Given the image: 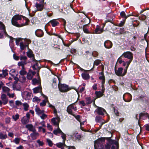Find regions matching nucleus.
I'll list each match as a JSON object with an SVG mask.
<instances>
[{
  "mask_svg": "<svg viewBox=\"0 0 149 149\" xmlns=\"http://www.w3.org/2000/svg\"><path fill=\"white\" fill-rule=\"evenodd\" d=\"M56 146L61 149H63L64 146H65V142H63V143H58L56 144Z\"/></svg>",
  "mask_w": 149,
  "mask_h": 149,
  "instance_id": "obj_30",
  "label": "nucleus"
},
{
  "mask_svg": "<svg viewBox=\"0 0 149 149\" xmlns=\"http://www.w3.org/2000/svg\"><path fill=\"white\" fill-rule=\"evenodd\" d=\"M47 141L48 143V145L50 146H52L53 145V143L52 141L49 139H47Z\"/></svg>",
  "mask_w": 149,
  "mask_h": 149,
  "instance_id": "obj_54",
  "label": "nucleus"
},
{
  "mask_svg": "<svg viewBox=\"0 0 149 149\" xmlns=\"http://www.w3.org/2000/svg\"><path fill=\"white\" fill-rule=\"evenodd\" d=\"M7 137V135L6 134H3L2 133H0V139H4Z\"/></svg>",
  "mask_w": 149,
  "mask_h": 149,
  "instance_id": "obj_36",
  "label": "nucleus"
},
{
  "mask_svg": "<svg viewBox=\"0 0 149 149\" xmlns=\"http://www.w3.org/2000/svg\"><path fill=\"white\" fill-rule=\"evenodd\" d=\"M27 63L26 61H22L20 62H19L18 63V65L19 66H22V68H24V65Z\"/></svg>",
  "mask_w": 149,
  "mask_h": 149,
  "instance_id": "obj_31",
  "label": "nucleus"
},
{
  "mask_svg": "<svg viewBox=\"0 0 149 149\" xmlns=\"http://www.w3.org/2000/svg\"><path fill=\"white\" fill-rule=\"evenodd\" d=\"M9 103L10 106L12 107H13L14 106V101L13 100H10L9 101Z\"/></svg>",
  "mask_w": 149,
  "mask_h": 149,
  "instance_id": "obj_63",
  "label": "nucleus"
},
{
  "mask_svg": "<svg viewBox=\"0 0 149 149\" xmlns=\"http://www.w3.org/2000/svg\"><path fill=\"white\" fill-rule=\"evenodd\" d=\"M140 118L143 119H145L146 118L149 119V115L146 113H142L140 114Z\"/></svg>",
  "mask_w": 149,
  "mask_h": 149,
  "instance_id": "obj_20",
  "label": "nucleus"
},
{
  "mask_svg": "<svg viewBox=\"0 0 149 149\" xmlns=\"http://www.w3.org/2000/svg\"><path fill=\"white\" fill-rule=\"evenodd\" d=\"M33 84V85H36L37 84H39L40 83V82L39 80H38L36 79H34L32 80Z\"/></svg>",
  "mask_w": 149,
  "mask_h": 149,
  "instance_id": "obj_41",
  "label": "nucleus"
},
{
  "mask_svg": "<svg viewBox=\"0 0 149 149\" xmlns=\"http://www.w3.org/2000/svg\"><path fill=\"white\" fill-rule=\"evenodd\" d=\"M49 22L51 23L53 27H55L59 24V23L56 19H54L51 20Z\"/></svg>",
  "mask_w": 149,
  "mask_h": 149,
  "instance_id": "obj_22",
  "label": "nucleus"
},
{
  "mask_svg": "<svg viewBox=\"0 0 149 149\" xmlns=\"http://www.w3.org/2000/svg\"><path fill=\"white\" fill-rule=\"evenodd\" d=\"M97 84H94L92 86V88L94 90H96L97 89Z\"/></svg>",
  "mask_w": 149,
  "mask_h": 149,
  "instance_id": "obj_62",
  "label": "nucleus"
},
{
  "mask_svg": "<svg viewBox=\"0 0 149 149\" xmlns=\"http://www.w3.org/2000/svg\"><path fill=\"white\" fill-rule=\"evenodd\" d=\"M29 21L26 17L20 15H16L12 18V24L17 27H21L27 25Z\"/></svg>",
  "mask_w": 149,
  "mask_h": 149,
  "instance_id": "obj_1",
  "label": "nucleus"
},
{
  "mask_svg": "<svg viewBox=\"0 0 149 149\" xmlns=\"http://www.w3.org/2000/svg\"><path fill=\"white\" fill-rule=\"evenodd\" d=\"M45 4H46V3H45L44 2H42V1H41V3H36L35 6L37 9L36 11H42L44 7Z\"/></svg>",
  "mask_w": 149,
  "mask_h": 149,
  "instance_id": "obj_9",
  "label": "nucleus"
},
{
  "mask_svg": "<svg viewBox=\"0 0 149 149\" xmlns=\"http://www.w3.org/2000/svg\"><path fill=\"white\" fill-rule=\"evenodd\" d=\"M29 120L27 118L23 117L22 118L21 121L23 124H26L29 122Z\"/></svg>",
  "mask_w": 149,
  "mask_h": 149,
  "instance_id": "obj_27",
  "label": "nucleus"
},
{
  "mask_svg": "<svg viewBox=\"0 0 149 149\" xmlns=\"http://www.w3.org/2000/svg\"><path fill=\"white\" fill-rule=\"evenodd\" d=\"M105 141V139L103 138H101L98 139L94 142V147L95 148L97 149H102L103 147V144Z\"/></svg>",
  "mask_w": 149,
  "mask_h": 149,
  "instance_id": "obj_2",
  "label": "nucleus"
},
{
  "mask_svg": "<svg viewBox=\"0 0 149 149\" xmlns=\"http://www.w3.org/2000/svg\"><path fill=\"white\" fill-rule=\"evenodd\" d=\"M72 110L76 111L77 110V108L75 105V103L69 105L67 108V111L68 112L72 115H73L72 112Z\"/></svg>",
  "mask_w": 149,
  "mask_h": 149,
  "instance_id": "obj_5",
  "label": "nucleus"
},
{
  "mask_svg": "<svg viewBox=\"0 0 149 149\" xmlns=\"http://www.w3.org/2000/svg\"><path fill=\"white\" fill-rule=\"evenodd\" d=\"M15 69H13L11 70L10 72V74L12 76L14 77L15 75H16V74H15Z\"/></svg>",
  "mask_w": 149,
  "mask_h": 149,
  "instance_id": "obj_44",
  "label": "nucleus"
},
{
  "mask_svg": "<svg viewBox=\"0 0 149 149\" xmlns=\"http://www.w3.org/2000/svg\"><path fill=\"white\" fill-rule=\"evenodd\" d=\"M74 136L75 137V139H80L81 138V136L80 134H79L77 133H74Z\"/></svg>",
  "mask_w": 149,
  "mask_h": 149,
  "instance_id": "obj_45",
  "label": "nucleus"
},
{
  "mask_svg": "<svg viewBox=\"0 0 149 149\" xmlns=\"http://www.w3.org/2000/svg\"><path fill=\"white\" fill-rule=\"evenodd\" d=\"M27 55L30 58H32L33 60H34V55L32 52L30 50H29L27 53Z\"/></svg>",
  "mask_w": 149,
  "mask_h": 149,
  "instance_id": "obj_29",
  "label": "nucleus"
},
{
  "mask_svg": "<svg viewBox=\"0 0 149 149\" xmlns=\"http://www.w3.org/2000/svg\"><path fill=\"white\" fill-rule=\"evenodd\" d=\"M36 73L34 71H32L31 70H29V72L28 73L27 75V78L31 80L33 78V76L35 75Z\"/></svg>",
  "mask_w": 149,
  "mask_h": 149,
  "instance_id": "obj_13",
  "label": "nucleus"
},
{
  "mask_svg": "<svg viewBox=\"0 0 149 149\" xmlns=\"http://www.w3.org/2000/svg\"><path fill=\"white\" fill-rule=\"evenodd\" d=\"M86 103L87 105L91 104L92 102V100L90 97H87L85 98Z\"/></svg>",
  "mask_w": 149,
  "mask_h": 149,
  "instance_id": "obj_33",
  "label": "nucleus"
},
{
  "mask_svg": "<svg viewBox=\"0 0 149 149\" xmlns=\"http://www.w3.org/2000/svg\"><path fill=\"white\" fill-rule=\"evenodd\" d=\"M48 104L49 105V107L54 109V113L56 115H57V111L55 107L52 105L50 104L49 102L48 103Z\"/></svg>",
  "mask_w": 149,
  "mask_h": 149,
  "instance_id": "obj_34",
  "label": "nucleus"
},
{
  "mask_svg": "<svg viewBox=\"0 0 149 149\" xmlns=\"http://www.w3.org/2000/svg\"><path fill=\"white\" fill-rule=\"evenodd\" d=\"M22 40H23V39L21 38L16 39V45H19V42L20 41H22Z\"/></svg>",
  "mask_w": 149,
  "mask_h": 149,
  "instance_id": "obj_49",
  "label": "nucleus"
},
{
  "mask_svg": "<svg viewBox=\"0 0 149 149\" xmlns=\"http://www.w3.org/2000/svg\"><path fill=\"white\" fill-rule=\"evenodd\" d=\"M27 59V57L26 56H21L20 57V59L21 60H23V61H26V59Z\"/></svg>",
  "mask_w": 149,
  "mask_h": 149,
  "instance_id": "obj_60",
  "label": "nucleus"
},
{
  "mask_svg": "<svg viewBox=\"0 0 149 149\" xmlns=\"http://www.w3.org/2000/svg\"><path fill=\"white\" fill-rule=\"evenodd\" d=\"M7 71L8 70H3L2 71L3 74L5 77L8 74Z\"/></svg>",
  "mask_w": 149,
  "mask_h": 149,
  "instance_id": "obj_57",
  "label": "nucleus"
},
{
  "mask_svg": "<svg viewBox=\"0 0 149 149\" xmlns=\"http://www.w3.org/2000/svg\"><path fill=\"white\" fill-rule=\"evenodd\" d=\"M101 63V61L99 60H96L94 62V65H98Z\"/></svg>",
  "mask_w": 149,
  "mask_h": 149,
  "instance_id": "obj_47",
  "label": "nucleus"
},
{
  "mask_svg": "<svg viewBox=\"0 0 149 149\" xmlns=\"http://www.w3.org/2000/svg\"><path fill=\"white\" fill-rule=\"evenodd\" d=\"M19 73L21 75H24L26 74V72L24 68L22 69V70L19 72Z\"/></svg>",
  "mask_w": 149,
  "mask_h": 149,
  "instance_id": "obj_42",
  "label": "nucleus"
},
{
  "mask_svg": "<svg viewBox=\"0 0 149 149\" xmlns=\"http://www.w3.org/2000/svg\"><path fill=\"white\" fill-rule=\"evenodd\" d=\"M13 57L14 59L16 60H18L19 59V56H16L15 54H13Z\"/></svg>",
  "mask_w": 149,
  "mask_h": 149,
  "instance_id": "obj_61",
  "label": "nucleus"
},
{
  "mask_svg": "<svg viewBox=\"0 0 149 149\" xmlns=\"http://www.w3.org/2000/svg\"><path fill=\"white\" fill-rule=\"evenodd\" d=\"M120 15L121 16L122 18H124V19H125V17H126V14L125 13L124 11H122L120 13Z\"/></svg>",
  "mask_w": 149,
  "mask_h": 149,
  "instance_id": "obj_55",
  "label": "nucleus"
},
{
  "mask_svg": "<svg viewBox=\"0 0 149 149\" xmlns=\"http://www.w3.org/2000/svg\"><path fill=\"white\" fill-rule=\"evenodd\" d=\"M15 104L17 106H19L22 105V103L21 101L17 100L15 101Z\"/></svg>",
  "mask_w": 149,
  "mask_h": 149,
  "instance_id": "obj_58",
  "label": "nucleus"
},
{
  "mask_svg": "<svg viewBox=\"0 0 149 149\" xmlns=\"http://www.w3.org/2000/svg\"><path fill=\"white\" fill-rule=\"evenodd\" d=\"M125 21H124V19L123 21H121L120 23L118 24V26H123L124 24L125 23Z\"/></svg>",
  "mask_w": 149,
  "mask_h": 149,
  "instance_id": "obj_64",
  "label": "nucleus"
},
{
  "mask_svg": "<svg viewBox=\"0 0 149 149\" xmlns=\"http://www.w3.org/2000/svg\"><path fill=\"white\" fill-rule=\"evenodd\" d=\"M60 91L63 92H67L70 90L68 86L65 84H63L58 86Z\"/></svg>",
  "mask_w": 149,
  "mask_h": 149,
  "instance_id": "obj_7",
  "label": "nucleus"
},
{
  "mask_svg": "<svg viewBox=\"0 0 149 149\" xmlns=\"http://www.w3.org/2000/svg\"><path fill=\"white\" fill-rule=\"evenodd\" d=\"M100 74H101L102 75L99 77V78L100 79L102 80V83H104L105 81L104 76L102 72H101Z\"/></svg>",
  "mask_w": 149,
  "mask_h": 149,
  "instance_id": "obj_37",
  "label": "nucleus"
},
{
  "mask_svg": "<svg viewBox=\"0 0 149 149\" xmlns=\"http://www.w3.org/2000/svg\"><path fill=\"white\" fill-rule=\"evenodd\" d=\"M19 115L18 114H17L15 115H13L12 118L14 120L16 121L19 118Z\"/></svg>",
  "mask_w": 149,
  "mask_h": 149,
  "instance_id": "obj_46",
  "label": "nucleus"
},
{
  "mask_svg": "<svg viewBox=\"0 0 149 149\" xmlns=\"http://www.w3.org/2000/svg\"><path fill=\"white\" fill-rule=\"evenodd\" d=\"M26 127L29 131L34 132L36 131L35 127L31 124H27L26 125Z\"/></svg>",
  "mask_w": 149,
  "mask_h": 149,
  "instance_id": "obj_19",
  "label": "nucleus"
},
{
  "mask_svg": "<svg viewBox=\"0 0 149 149\" xmlns=\"http://www.w3.org/2000/svg\"><path fill=\"white\" fill-rule=\"evenodd\" d=\"M1 98L3 101V103L4 104H6L7 103L8 99L6 98V96L5 94H2L1 96Z\"/></svg>",
  "mask_w": 149,
  "mask_h": 149,
  "instance_id": "obj_18",
  "label": "nucleus"
},
{
  "mask_svg": "<svg viewBox=\"0 0 149 149\" xmlns=\"http://www.w3.org/2000/svg\"><path fill=\"white\" fill-rule=\"evenodd\" d=\"M82 77L83 79H88L89 78V74L87 73H83L81 74Z\"/></svg>",
  "mask_w": 149,
  "mask_h": 149,
  "instance_id": "obj_32",
  "label": "nucleus"
},
{
  "mask_svg": "<svg viewBox=\"0 0 149 149\" xmlns=\"http://www.w3.org/2000/svg\"><path fill=\"white\" fill-rule=\"evenodd\" d=\"M103 31V28L100 29V26L97 25L96 26V28L94 31V33L96 34H100L102 33Z\"/></svg>",
  "mask_w": 149,
  "mask_h": 149,
  "instance_id": "obj_15",
  "label": "nucleus"
},
{
  "mask_svg": "<svg viewBox=\"0 0 149 149\" xmlns=\"http://www.w3.org/2000/svg\"><path fill=\"white\" fill-rule=\"evenodd\" d=\"M123 56L122 55L118 59V62L120 63L121 64L123 62H124V61H123L122 60V58L123 57Z\"/></svg>",
  "mask_w": 149,
  "mask_h": 149,
  "instance_id": "obj_53",
  "label": "nucleus"
},
{
  "mask_svg": "<svg viewBox=\"0 0 149 149\" xmlns=\"http://www.w3.org/2000/svg\"><path fill=\"white\" fill-rule=\"evenodd\" d=\"M42 119H45V118H47V116L45 114L44 112L43 113H42L41 114V115H40V116H39Z\"/></svg>",
  "mask_w": 149,
  "mask_h": 149,
  "instance_id": "obj_51",
  "label": "nucleus"
},
{
  "mask_svg": "<svg viewBox=\"0 0 149 149\" xmlns=\"http://www.w3.org/2000/svg\"><path fill=\"white\" fill-rule=\"evenodd\" d=\"M62 132L58 127V128L57 130H55L53 131L54 134L56 135H57L58 133L61 134Z\"/></svg>",
  "mask_w": 149,
  "mask_h": 149,
  "instance_id": "obj_35",
  "label": "nucleus"
},
{
  "mask_svg": "<svg viewBox=\"0 0 149 149\" xmlns=\"http://www.w3.org/2000/svg\"><path fill=\"white\" fill-rule=\"evenodd\" d=\"M27 45H25L24 44V43L23 42H21L20 43V48L21 49L23 50L24 48L26 47L27 46Z\"/></svg>",
  "mask_w": 149,
  "mask_h": 149,
  "instance_id": "obj_40",
  "label": "nucleus"
},
{
  "mask_svg": "<svg viewBox=\"0 0 149 149\" xmlns=\"http://www.w3.org/2000/svg\"><path fill=\"white\" fill-rule=\"evenodd\" d=\"M2 90L3 92L5 93H8L10 91V89L6 86H3L2 87Z\"/></svg>",
  "mask_w": 149,
  "mask_h": 149,
  "instance_id": "obj_39",
  "label": "nucleus"
},
{
  "mask_svg": "<svg viewBox=\"0 0 149 149\" xmlns=\"http://www.w3.org/2000/svg\"><path fill=\"white\" fill-rule=\"evenodd\" d=\"M104 45L106 48L110 49L112 46V43L110 40H107L104 42Z\"/></svg>",
  "mask_w": 149,
  "mask_h": 149,
  "instance_id": "obj_11",
  "label": "nucleus"
},
{
  "mask_svg": "<svg viewBox=\"0 0 149 149\" xmlns=\"http://www.w3.org/2000/svg\"><path fill=\"white\" fill-rule=\"evenodd\" d=\"M95 111L97 113L101 115H103L106 112L105 110L103 108L98 107Z\"/></svg>",
  "mask_w": 149,
  "mask_h": 149,
  "instance_id": "obj_10",
  "label": "nucleus"
},
{
  "mask_svg": "<svg viewBox=\"0 0 149 149\" xmlns=\"http://www.w3.org/2000/svg\"><path fill=\"white\" fill-rule=\"evenodd\" d=\"M20 140L19 138H15L14 140L13 141L16 144H18L19 143Z\"/></svg>",
  "mask_w": 149,
  "mask_h": 149,
  "instance_id": "obj_52",
  "label": "nucleus"
},
{
  "mask_svg": "<svg viewBox=\"0 0 149 149\" xmlns=\"http://www.w3.org/2000/svg\"><path fill=\"white\" fill-rule=\"evenodd\" d=\"M37 142L39 146H42L44 143L42 141H40V140L37 141Z\"/></svg>",
  "mask_w": 149,
  "mask_h": 149,
  "instance_id": "obj_56",
  "label": "nucleus"
},
{
  "mask_svg": "<svg viewBox=\"0 0 149 149\" xmlns=\"http://www.w3.org/2000/svg\"><path fill=\"white\" fill-rule=\"evenodd\" d=\"M33 133L30 134V136L31 137L33 140L36 139L37 137L39 136L38 133L36 132H33Z\"/></svg>",
  "mask_w": 149,
  "mask_h": 149,
  "instance_id": "obj_24",
  "label": "nucleus"
},
{
  "mask_svg": "<svg viewBox=\"0 0 149 149\" xmlns=\"http://www.w3.org/2000/svg\"><path fill=\"white\" fill-rule=\"evenodd\" d=\"M79 104L81 106H84L86 105V103L84 100H81L79 102Z\"/></svg>",
  "mask_w": 149,
  "mask_h": 149,
  "instance_id": "obj_50",
  "label": "nucleus"
},
{
  "mask_svg": "<svg viewBox=\"0 0 149 149\" xmlns=\"http://www.w3.org/2000/svg\"><path fill=\"white\" fill-rule=\"evenodd\" d=\"M22 96L25 100H27L31 99V93L27 91H25L22 93Z\"/></svg>",
  "mask_w": 149,
  "mask_h": 149,
  "instance_id": "obj_8",
  "label": "nucleus"
},
{
  "mask_svg": "<svg viewBox=\"0 0 149 149\" xmlns=\"http://www.w3.org/2000/svg\"><path fill=\"white\" fill-rule=\"evenodd\" d=\"M36 35L38 37H41L43 35V32L41 29H38L37 30L35 31Z\"/></svg>",
  "mask_w": 149,
  "mask_h": 149,
  "instance_id": "obj_17",
  "label": "nucleus"
},
{
  "mask_svg": "<svg viewBox=\"0 0 149 149\" xmlns=\"http://www.w3.org/2000/svg\"><path fill=\"white\" fill-rule=\"evenodd\" d=\"M122 55L123 57V56L125 58H127L129 59L128 61H126L127 66L128 67L133 59V56L132 53L130 52H124Z\"/></svg>",
  "mask_w": 149,
  "mask_h": 149,
  "instance_id": "obj_3",
  "label": "nucleus"
},
{
  "mask_svg": "<svg viewBox=\"0 0 149 149\" xmlns=\"http://www.w3.org/2000/svg\"><path fill=\"white\" fill-rule=\"evenodd\" d=\"M33 65L32 67L34 70H39L40 68L38 66V63L35 59L33 60Z\"/></svg>",
  "mask_w": 149,
  "mask_h": 149,
  "instance_id": "obj_16",
  "label": "nucleus"
},
{
  "mask_svg": "<svg viewBox=\"0 0 149 149\" xmlns=\"http://www.w3.org/2000/svg\"><path fill=\"white\" fill-rule=\"evenodd\" d=\"M0 30H2L3 33L5 35H7L5 30V25L1 22H0Z\"/></svg>",
  "mask_w": 149,
  "mask_h": 149,
  "instance_id": "obj_23",
  "label": "nucleus"
},
{
  "mask_svg": "<svg viewBox=\"0 0 149 149\" xmlns=\"http://www.w3.org/2000/svg\"><path fill=\"white\" fill-rule=\"evenodd\" d=\"M51 121L54 125L58 126L60 121V119L57 116L56 117L52 118Z\"/></svg>",
  "mask_w": 149,
  "mask_h": 149,
  "instance_id": "obj_12",
  "label": "nucleus"
},
{
  "mask_svg": "<svg viewBox=\"0 0 149 149\" xmlns=\"http://www.w3.org/2000/svg\"><path fill=\"white\" fill-rule=\"evenodd\" d=\"M32 101L33 102H39L40 101V99L38 97H34Z\"/></svg>",
  "mask_w": 149,
  "mask_h": 149,
  "instance_id": "obj_43",
  "label": "nucleus"
},
{
  "mask_svg": "<svg viewBox=\"0 0 149 149\" xmlns=\"http://www.w3.org/2000/svg\"><path fill=\"white\" fill-rule=\"evenodd\" d=\"M42 95L43 97L45 99L42 101V102H40V105L42 107H43L45 106L46 104V102L48 101L47 97L44 95Z\"/></svg>",
  "mask_w": 149,
  "mask_h": 149,
  "instance_id": "obj_21",
  "label": "nucleus"
},
{
  "mask_svg": "<svg viewBox=\"0 0 149 149\" xmlns=\"http://www.w3.org/2000/svg\"><path fill=\"white\" fill-rule=\"evenodd\" d=\"M110 142L112 143H114L115 144V146H112L111 149H118L119 145L118 144V141L111 140L110 141Z\"/></svg>",
  "mask_w": 149,
  "mask_h": 149,
  "instance_id": "obj_14",
  "label": "nucleus"
},
{
  "mask_svg": "<svg viewBox=\"0 0 149 149\" xmlns=\"http://www.w3.org/2000/svg\"><path fill=\"white\" fill-rule=\"evenodd\" d=\"M41 88L39 86L36 87L33 89V93H35L41 92Z\"/></svg>",
  "mask_w": 149,
  "mask_h": 149,
  "instance_id": "obj_26",
  "label": "nucleus"
},
{
  "mask_svg": "<svg viewBox=\"0 0 149 149\" xmlns=\"http://www.w3.org/2000/svg\"><path fill=\"white\" fill-rule=\"evenodd\" d=\"M104 92L102 91H96L95 92V94L97 98H99L102 97L103 95Z\"/></svg>",
  "mask_w": 149,
  "mask_h": 149,
  "instance_id": "obj_28",
  "label": "nucleus"
},
{
  "mask_svg": "<svg viewBox=\"0 0 149 149\" xmlns=\"http://www.w3.org/2000/svg\"><path fill=\"white\" fill-rule=\"evenodd\" d=\"M61 135L62 138L63 139V142H65L66 138V135L64 134L63 132L61 133Z\"/></svg>",
  "mask_w": 149,
  "mask_h": 149,
  "instance_id": "obj_48",
  "label": "nucleus"
},
{
  "mask_svg": "<svg viewBox=\"0 0 149 149\" xmlns=\"http://www.w3.org/2000/svg\"><path fill=\"white\" fill-rule=\"evenodd\" d=\"M23 105L24 107V110L25 111H27L28 110V108L29 107L28 104L26 103H24L23 104Z\"/></svg>",
  "mask_w": 149,
  "mask_h": 149,
  "instance_id": "obj_38",
  "label": "nucleus"
},
{
  "mask_svg": "<svg viewBox=\"0 0 149 149\" xmlns=\"http://www.w3.org/2000/svg\"><path fill=\"white\" fill-rule=\"evenodd\" d=\"M128 66L127 65L124 69V72L123 73V69L122 68H118L117 70H115V72L116 74L119 76L123 77L126 73Z\"/></svg>",
  "mask_w": 149,
  "mask_h": 149,
  "instance_id": "obj_4",
  "label": "nucleus"
},
{
  "mask_svg": "<svg viewBox=\"0 0 149 149\" xmlns=\"http://www.w3.org/2000/svg\"><path fill=\"white\" fill-rule=\"evenodd\" d=\"M131 95L129 93H125L123 96V99L125 102H129L132 100Z\"/></svg>",
  "mask_w": 149,
  "mask_h": 149,
  "instance_id": "obj_6",
  "label": "nucleus"
},
{
  "mask_svg": "<svg viewBox=\"0 0 149 149\" xmlns=\"http://www.w3.org/2000/svg\"><path fill=\"white\" fill-rule=\"evenodd\" d=\"M120 33L121 34H123L125 33V31L123 28H120L119 30Z\"/></svg>",
  "mask_w": 149,
  "mask_h": 149,
  "instance_id": "obj_59",
  "label": "nucleus"
},
{
  "mask_svg": "<svg viewBox=\"0 0 149 149\" xmlns=\"http://www.w3.org/2000/svg\"><path fill=\"white\" fill-rule=\"evenodd\" d=\"M35 110L36 113L39 116L44 112L43 110H41L39 107H36Z\"/></svg>",
  "mask_w": 149,
  "mask_h": 149,
  "instance_id": "obj_25",
  "label": "nucleus"
}]
</instances>
